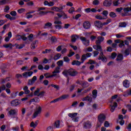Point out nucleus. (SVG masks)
Here are the masks:
<instances>
[{
  "label": "nucleus",
  "mask_w": 131,
  "mask_h": 131,
  "mask_svg": "<svg viewBox=\"0 0 131 131\" xmlns=\"http://www.w3.org/2000/svg\"><path fill=\"white\" fill-rule=\"evenodd\" d=\"M106 120V116L104 115V114H100L98 116V122H97V127H101L102 126V124L104 123V121Z\"/></svg>",
  "instance_id": "f257e3e1"
},
{
  "label": "nucleus",
  "mask_w": 131,
  "mask_h": 131,
  "mask_svg": "<svg viewBox=\"0 0 131 131\" xmlns=\"http://www.w3.org/2000/svg\"><path fill=\"white\" fill-rule=\"evenodd\" d=\"M124 13H122V17H125L126 16H130L129 12H131V5L130 7H126L123 8Z\"/></svg>",
  "instance_id": "f03ea898"
},
{
  "label": "nucleus",
  "mask_w": 131,
  "mask_h": 131,
  "mask_svg": "<svg viewBox=\"0 0 131 131\" xmlns=\"http://www.w3.org/2000/svg\"><path fill=\"white\" fill-rule=\"evenodd\" d=\"M21 104V101L18 99H14L11 102V105L12 107H17Z\"/></svg>",
  "instance_id": "7ed1b4c3"
},
{
  "label": "nucleus",
  "mask_w": 131,
  "mask_h": 131,
  "mask_svg": "<svg viewBox=\"0 0 131 131\" xmlns=\"http://www.w3.org/2000/svg\"><path fill=\"white\" fill-rule=\"evenodd\" d=\"M80 39L81 40L84 46H86V47L90 46V40L86 39V38L84 37H80Z\"/></svg>",
  "instance_id": "20e7f679"
},
{
  "label": "nucleus",
  "mask_w": 131,
  "mask_h": 131,
  "mask_svg": "<svg viewBox=\"0 0 131 131\" xmlns=\"http://www.w3.org/2000/svg\"><path fill=\"white\" fill-rule=\"evenodd\" d=\"M18 115V110L11 109L8 112L9 116H15Z\"/></svg>",
  "instance_id": "39448f33"
},
{
  "label": "nucleus",
  "mask_w": 131,
  "mask_h": 131,
  "mask_svg": "<svg viewBox=\"0 0 131 131\" xmlns=\"http://www.w3.org/2000/svg\"><path fill=\"white\" fill-rule=\"evenodd\" d=\"M92 127V123L90 121L84 122L83 123V128L84 129H89Z\"/></svg>",
  "instance_id": "423d86ee"
},
{
  "label": "nucleus",
  "mask_w": 131,
  "mask_h": 131,
  "mask_svg": "<svg viewBox=\"0 0 131 131\" xmlns=\"http://www.w3.org/2000/svg\"><path fill=\"white\" fill-rule=\"evenodd\" d=\"M94 25L96 26V27H97V28L100 29L103 27L104 23H102V22H101L100 20H96L94 22Z\"/></svg>",
  "instance_id": "0eeeda50"
},
{
  "label": "nucleus",
  "mask_w": 131,
  "mask_h": 131,
  "mask_svg": "<svg viewBox=\"0 0 131 131\" xmlns=\"http://www.w3.org/2000/svg\"><path fill=\"white\" fill-rule=\"evenodd\" d=\"M41 110H42L41 107L39 106L38 109L37 110V111L35 112V113H34L33 118H36V117L38 116V114H40V113H41Z\"/></svg>",
  "instance_id": "6e6552de"
},
{
  "label": "nucleus",
  "mask_w": 131,
  "mask_h": 131,
  "mask_svg": "<svg viewBox=\"0 0 131 131\" xmlns=\"http://www.w3.org/2000/svg\"><path fill=\"white\" fill-rule=\"evenodd\" d=\"M83 27L84 29H90L91 28V23L89 21H86L83 24Z\"/></svg>",
  "instance_id": "1a4fd4ad"
},
{
  "label": "nucleus",
  "mask_w": 131,
  "mask_h": 131,
  "mask_svg": "<svg viewBox=\"0 0 131 131\" xmlns=\"http://www.w3.org/2000/svg\"><path fill=\"white\" fill-rule=\"evenodd\" d=\"M123 85L124 87H125L126 89H128L130 85V82H129V81L128 80H125L123 82Z\"/></svg>",
  "instance_id": "9d476101"
},
{
  "label": "nucleus",
  "mask_w": 131,
  "mask_h": 131,
  "mask_svg": "<svg viewBox=\"0 0 131 131\" xmlns=\"http://www.w3.org/2000/svg\"><path fill=\"white\" fill-rule=\"evenodd\" d=\"M123 59H124V57H123V55L119 53L117 55L116 61H117V62H120L121 61H122Z\"/></svg>",
  "instance_id": "9b49d317"
},
{
  "label": "nucleus",
  "mask_w": 131,
  "mask_h": 131,
  "mask_svg": "<svg viewBox=\"0 0 131 131\" xmlns=\"http://www.w3.org/2000/svg\"><path fill=\"white\" fill-rule=\"evenodd\" d=\"M129 54H130V48H127L125 50L124 52H123V55L124 57H127V56H129Z\"/></svg>",
  "instance_id": "f8f14e48"
},
{
  "label": "nucleus",
  "mask_w": 131,
  "mask_h": 131,
  "mask_svg": "<svg viewBox=\"0 0 131 131\" xmlns=\"http://www.w3.org/2000/svg\"><path fill=\"white\" fill-rule=\"evenodd\" d=\"M112 5V1L105 0L103 2V6L104 7H110Z\"/></svg>",
  "instance_id": "ddd939ff"
},
{
  "label": "nucleus",
  "mask_w": 131,
  "mask_h": 131,
  "mask_svg": "<svg viewBox=\"0 0 131 131\" xmlns=\"http://www.w3.org/2000/svg\"><path fill=\"white\" fill-rule=\"evenodd\" d=\"M78 74L77 71H73V69L69 70V75L70 76H76Z\"/></svg>",
  "instance_id": "4468645a"
},
{
  "label": "nucleus",
  "mask_w": 131,
  "mask_h": 131,
  "mask_svg": "<svg viewBox=\"0 0 131 131\" xmlns=\"http://www.w3.org/2000/svg\"><path fill=\"white\" fill-rule=\"evenodd\" d=\"M71 38L72 42H76V40H77V39L79 38V36H78V35H72L71 36Z\"/></svg>",
  "instance_id": "2eb2a0df"
},
{
  "label": "nucleus",
  "mask_w": 131,
  "mask_h": 131,
  "mask_svg": "<svg viewBox=\"0 0 131 131\" xmlns=\"http://www.w3.org/2000/svg\"><path fill=\"white\" fill-rule=\"evenodd\" d=\"M81 64H82V62H81V61L75 60H73L72 62V65H73V66H74L75 65H76V66H80Z\"/></svg>",
  "instance_id": "dca6fc26"
},
{
  "label": "nucleus",
  "mask_w": 131,
  "mask_h": 131,
  "mask_svg": "<svg viewBox=\"0 0 131 131\" xmlns=\"http://www.w3.org/2000/svg\"><path fill=\"white\" fill-rule=\"evenodd\" d=\"M69 98V95L64 94L59 97V101H63V100H66Z\"/></svg>",
  "instance_id": "f3484780"
},
{
  "label": "nucleus",
  "mask_w": 131,
  "mask_h": 131,
  "mask_svg": "<svg viewBox=\"0 0 131 131\" xmlns=\"http://www.w3.org/2000/svg\"><path fill=\"white\" fill-rule=\"evenodd\" d=\"M55 5V3L53 2H49L48 1H45L44 2V5L45 6H48V7H53Z\"/></svg>",
  "instance_id": "a211bd4d"
},
{
  "label": "nucleus",
  "mask_w": 131,
  "mask_h": 131,
  "mask_svg": "<svg viewBox=\"0 0 131 131\" xmlns=\"http://www.w3.org/2000/svg\"><path fill=\"white\" fill-rule=\"evenodd\" d=\"M82 101H88V102H90L91 103L92 101H93V99L90 97L89 96H87L85 97H84L82 99Z\"/></svg>",
  "instance_id": "6ab92c4d"
},
{
  "label": "nucleus",
  "mask_w": 131,
  "mask_h": 131,
  "mask_svg": "<svg viewBox=\"0 0 131 131\" xmlns=\"http://www.w3.org/2000/svg\"><path fill=\"white\" fill-rule=\"evenodd\" d=\"M118 105H117V103L116 102H114V105H111V112H114V110H115V108H116L117 107Z\"/></svg>",
  "instance_id": "aec40b11"
},
{
  "label": "nucleus",
  "mask_w": 131,
  "mask_h": 131,
  "mask_svg": "<svg viewBox=\"0 0 131 131\" xmlns=\"http://www.w3.org/2000/svg\"><path fill=\"white\" fill-rule=\"evenodd\" d=\"M127 25V24L125 22H121L119 23V27H121V28H125Z\"/></svg>",
  "instance_id": "412c9836"
},
{
  "label": "nucleus",
  "mask_w": 131,
  "mask_h": 131,
  "mask_svg": "<svg viewBox=\"0 0 131 131\" xmlns=\"http://www.w3.org/2000/svg\"><path fill=\"white\" fill-rule=\"evenodd\" d=\"M5 17L7 18V19H9V20H10V21H13L14 20H16V17H12L11 16V15L9 14H7L5 15Z\"/></svg>",
  "instance_id": "4be33fe9"
},
{
  "label": "nucleus",
  "mask_w": 131,
  "mask_h": 131,
  "mask_svg": "<svg viewBox=\"0 0 131 131\" xmlns=\"http://www.w3.org/2000/svg\"><path fill=\"white\" fill-rule=\"evenodd\" d=\"M98 60H101L103 63H106L107 62V57H106V56H103L102 57L99 56Z\"/></svg>",
  "instance_id": "5701e85b"
},
{
  "label": "nucleus",
  "mask_w": 131,
  "mask_h": 131,
  "mask_svg": "<svg viewBox=\"0 0 131 131\" xmlns=\"http://www.w3.org/2000/svg\"><path fill=\"white\" fill-rule=\"evenodd\" d=\"M60 120L55 121L54 124V127H56V128H60Z\"/></svg>",
  "instance_id": "b1692460"
},
{
  "label": "nucleus",
  "mask_w": 131,
  "mask_h": 131,
  "mask_svg": "<svg viewBox=\"0 0 131 131\" xmlns=\"http://www.w3.org/2000/svg\"><path fill=\"white\" fill-rule=\"evenodd\" d=\"M98 95V90H94L92 92V97L94 99L97 98V95Z\"/></svg>",
  "instance_id": "393cba45"
},
{
  "label": "nucleus",
  "mask_w": 131,
  "mask_h": 131,
  "mask_svg": "<svg viewBox=\"0 0 131 131\" xmlns=\"http://www.w3.org/2000/svg\"><path fill=\"white\" fill-rule=\"evenodd\" d=\"M61 56H62V54L60 53H58L56 55H55L53 58V60L55 61H57V60H59L60 58H61Z\"/></svg>",
  "instance_id": "a878e982"
},
{
  "label": "nucleus",
  "mask_w": 131,
  "mask_h": 131,
  "mask_svg": "<svg viewBox=\"0 0 131 131\" xmlns=\"http://www.w3.org/2000/svg\"><path fill=\"white\" fill-rule=\"evenodd\" d=\"M109 16L111 17V18H113V19H114V18H116L117 17L116 13L114 12H111L109 14Z\"/></svg>",
  "instance_id": "bb28decb"
},
{
  "label": "nucleus",
  "mask_w": 131,
  "mask_h": 131,
  "mask_svg": "<svg viewBox=\"0 0 131 131\" xmlns=\"http://www.w3.org/2000/svg\"><path fill=\"white\" fill-rule=\"evenodd\" d=\"M62 74L64 75V76H65V77H68V75H69V70H64L62 72Z\"/></svg>",
  "instance_id": "cd10ccee"
},
{
  "label": "nucleus",
  "mask_w": 131,
  "mask_h": 131,
  "mask_svg": "<svg viewBox=\"0 0 131 131\" xmlns=\"http://www.w3.org/2000/svg\"><path fill=\"white\" fill-rule=\"evenodd\" d=\"M81 85V86H82V88H88V86H90V84L87 81H85V82H82V84Z\"/></svg>",
  "instance_id": "c85d7f7f"
},
{
  "label": "nucleus",
  "mask_w": 131,
  "mask_h": 131,
  "mask_svg": "<svg viewBox=\"0 0 131 131\" xmlns=\"http://www.w3.org/2000/svg\"><path fill=\"white\" fill-rule=\"evenodd\" d=\"M77 114H78L77 113H69L68 116H69V117H71V118H74V117L77 116Z\"/></svg>",
  "instance_id": "c756f323"
},
{
  "label": "nucleus",
  "mask_w": 131,
  "mask_h": 131,
  "mask_svg": "<svg viewBox=\"0 0 131 131\" xmlns=\"http://www.w3.org/2000/svg\"><path fill=\"white\" fill-rule=\"evenodd\" d=\"M40 99L38 97H35L31 100V102H34L35 103H39Z\"/></svg>",
  "instance_id": "7c9ffc66"
},
{
  "label": "nucleus",
  "mask_w": 131,
  "mask_h": 131,
  "mask_svg": "<svg viewBox=\"0 0 131 131\" xmlns=\"http://www.w3.org/2000/svg\"><path fill=\"white\" fill-rule=\"evenodd\" d=\"M116 57H117V53H116L115 52H113L111 54L110 58H111V59L114 60V59H115V58H116Z\"/></svg>",
  "instance_id": "2f4dec72"
},
{
  "label": "nucleus",
  "mask_w": 131,
  "mask_h": 131,
  "mask_svg": "<svg viewBox=\"0 0 131 131\" xmlns=\"http://www.w3.org/2000/svg\"><path fill=\"white\" fill-rule=\"evenodd\" d=\"M86 59H87L86 55H85V54H83L81 58V62L82 64L84 62L85 60H86Z\"/></svg>",
  "instance_id": "473e14b6"
},
{
  "label": "nucleus",
  "mask_w": 131,
  "mask_h": 131,
  "mask_svg": "<svg viewBox=\"0 0 131 131\" xmlns=\"http://www.w3.org/2000/svg\"><path fill=\"white\" fill-rule=\"evenodd\" d=\"M95 18L98 19V20H105L107 19V18L103 17L102 15H96Z\"/></svg>",
  "instance_id": "72a5a7b5"
},
{
  "label": "nucleus",
  "mask_w": 131,
  "mask_h": 131,
  "mask_svg": "<svg viewBox=\"0 0 131 131\" xmlns=\"http://www.w3.org/2000/svg\"><path fill=\"white\" fill-rule=\"evenodd\" d=\"M52 11H55V12H59L60 13V9L58 7L54 6L51 9Z\"/></svg>",
  "instance_id": "f704fd0d"
},
{
  "label": "nucleus",
  "mask_w": 131,
  "mask_h": 131,
  "mask_svg": "<svg viewBox=\"0 0 131 131\" xmlns=\"http://www.w3.org/2000/svg\"><path fill=\"white\" fill-rule=\"evenodd\" d=\"M60 69V67H57L55 68V71L52 72L53 74H56V73H60V71H59Z\"/></svg>",
  "instance_id": "c9c22d12"
},
{
  "label": "nucleus",
  "mask_w": 131,
  "mask_h": 131,
  "mask_svg": "<svg viewBox=\"0 0 131 131\" xmlns=\"http://www.w3.org/2000/svg\"><path fill=\"white\" fill-rule=\"evenodd\" d=\"M12 46V43H10L9 45L5 44L3 45V47L4 48H5V49H9H9H12V46Z\"/></svg>",
  "instance_id": "e433bc0d"
},
{
  "label": "nucleus",
  "mask_w": 131,
  "mask_h": 131,
  "mask_svg": "<svg viewBox=\"0 0 131 131\" xmlns=\"http://www.w3.org/2000/svg\"><path fill=\"white\" fill-rule=\"evenodd\" d=\"M52 25H53V24H52L51 23L48 22L47 23L45 24L44 28H45V29H46V28H47V27H52Z\"/></svg>",
  "instance_id": "4c0bfd02"
},
{
  "label": "nucleus",
  "mask_w": 131,
  "mask_h": 131,
  "mask_svg": "<svg viewBox=\"0 0 131 131\" xmlns=\"http://www.w3.org/2000/svg\"><path fill=\"white\" fill-rule=\"evenodd\" d=\"M57 64L58 65V67L60 68L61 66H63V60H59L57 62Z\"/></svg>",
  "instance_id": "58836bf2"
},
{
  "label": "nucleus",
  "mask_w": 131,
  "mask_h": 131,
  "mask_svg": "<svg viewBox=\"0 0 131 131\" xmlns=\"http://www.w3.org/2000/svg\"><path fill=\"white\" fill-rule=\"evenodd\" d=\"M16 37H21V39H23V40H24V41L27 40V37L25 36H23L21 35H17Z\"/></svg>",
  "instance_id": "ea45409f"
},
{
  "label": "nucleus",
  "mask_w": 131,
  "mask_h": 131,
  "mask_svg": "<svg viewBox=\"0 0 131 131\" xmlns=\"http://www.w3.org/2000/svg\"><path fill=\"white\" fill-rule=\"evenodd\" d=\"M51 40L53 43H55V42H57V38L55 36H52L51 38Z\"/></svg>",
  "instance_id": "a19ab883"
},
{
  "label": "nucleus",
  "mask_w": 131,
  "mask_h": 131,
  "mask_svg": "<svg viewBox=\"0 0 131 131\" xmlns=\"http://www.w3.org/2000/svg\"><path fill=\"white\" fill-rule=\"evenodd\" d=\"M124 42V44L127 47V48H130V45H129V42L127 40H125L123 41Z\"/></svg>",
  "instance_id": "79ce46f5"
},
{
  "label": "nucleus",
  "mask_w": 131,
  "mask_h": 131,
  "mask_svg": "<svg viewBox=\"0 0 131 131\" xmlns=\"http://www.w3.org/2000/svg\"><path fill=\"white\" fill-rule=\"evenodd\" d=\"M51 86H52V88H54V89H56V90H60V87L59 86V85H58L57 84H52L51 85Z\"/></svg>",
  "instance_id": "37998d69"
},
{
  "label": "nucleus",
  "mask_w": 131,
  "mask_h": 131,
  "mask_svg": "<svg viewBox=\"0 0 131 131\" xmlns=\"http://www.w3.org/2000/svg\"><path fill=\"white\" fill-rule=\"evenodd\" d=\"M99 4H100L99 0H94L93 2V5H94V6H98Z\"/></svg>",
  "instance_id": "c03bdc74"
},
{
  "label": "nucleus",
  "mask_w": 131,
  "mask_h": 131,
  "mask_svg": "<svg viewBox=\"0 0 131 131\" xmlns=\"http://www.w3.org/2000/svg\"><path fill=\"white\" fill-rule=\"evenodd\" d=\"M75 54V53L74 52H72V50H70L69 54L68 56V57H69L70 58V57H72V56H73Z\"/></svg>",
  "instance_id": "a18cd8bd"
},
{
  "label": "nucleus",
  "mask_w": 131,
  "mask_h": 131,
  "mask_svg": "<svg viewBox=\"0 0 131 131\" xmlns=\"http://www.w3.org/2000/svg\"><path fill=\"white\" fill-rule=\"evenodd\" d=\"M96 51L98 52H102V51H103V49H102V47L100 46V45H97Z\"/></svg>",
  "instance_id": "49530a36"
},
{
  "label": "nucleus",
  "mask_w": 131,
  "mask_h": 131,
  "mask_svg": "<svg viewBox=\"0 0 131 131\" xmlns=\"http://www.w3.org/2000/svg\"><path fill=\"white\" fill-rule=\"evenodd\" d=\"M63 60L64 62H66V63H69V62H70V59H69V57L67 56L64 57Z\"/></svg>",
  "instance_id": "de8ad7c7"
},
{
  "label": "nucleus",
  "mask_w": 131,
  "mask_h": 131,
  "mask_svg": "<svg viewBox=\"0 0 131 131\" xmlns=\"http://www.w3.org/2000/svg\"><path fill=\"white\" fill-rule=\"evenodd\" d=\"M39 92H40V89L37 88V90L35 91L34 92V96H38V94H39Z\"/></svg>",
  "instance_id": "09e8293b"
},
{
  "label": "nucleus",
  "mask_w": 131,
  "mask_h": 131,
  "mask_svg": "<svg viewBox=\"0 0 131 131\" xmlns=\"http://www.w3.org/2000/svg\"><path fill=\"white\" fill-rule=\"evenodd\" d=\"M119 48H122L123 47H125V45H124V42L123 41H121L120 43L119 44Z\"/></svg>",
  "instance_id": "8fccbe9b"
},
{
  "label": "nucleus",
  "mask_w": 131,
  "mask_h": 131,
  "mask_svg": "<svg viewBox=\"0 0 131 131\" xmlns=\"http://www.w3.org/2000/svg\"><path fill=\"white\" fill-rule=\"evenodd\" d=\"M102 15L104 16V17H106L108 16V11L107 10H104L102 13Z\"/></svg>",
  "instance_id": "3c124183"
},
{
  "label": "nucleus",
  "mask_w": 131,
  "mask_h": 131,
  "mask_svg": "<svg viewBox=\"0 0 131 131\" xmlns=\"http://www.w3.org/2000/svg\"><path fill=\"white\" fill-rule=\"evenodd\" d=\"M31 127H34L35 128L36 126H37V123H35L34 122H32L30 124Z\"/></svg>",
  "instance_id": "603ef678"
},
{
  "label": "nucleus",
  "mask_w": 131,
  "mask_h": 131,
  "mask_svg": "<svg viewBox=\"0 0 131 131\" xmlns=\"http://www.w3.org/2000/svg\"><path fill=\"white\" fill-rule=\"evenodd\" d=\"M80 17H81V14H78L76 15L75 17L74 16V17H73V19H75V20H78V19H79V18H80Z\"/></svg>",
  "instance_id": "864d4df0"
},
{
  "label": "nucleus",
  "mask_w": 131,
  "mask_h": 131,
  "mask_svg": "<svg viewBox=\"0 0 131 131\" xmlns=\"http://www.w3.org/2000/svg\"><path fill=\"white\" fill-rule=\"evenodd\" d=\"M52 49H45V51L42 52V54H48V53H50Z\"/></svg>",
  "instance_id": "5fc2aeb1"
},
{
  "label": "nucleus",
  "mask_w": 131,
  "mask_h": 131,
  "mask_svg": "<svg viewBox=\"0 0 131 131\" xmlns=\"http://www.w3.org/2000/svg\"><path fill=\"white\" fill-rule=\"evenodd\" d=\"M9 11H10V7L7 6L5 7V8L4 9V12L5 13H9Z\"/></svg>",
  "instance_id": "6e6d98bb"
},
{
  "label": "nucleus",
  "mask_w": 131,
  "mask_h": 131,
  "mask_svg": "<svg viewBox=\"0 0 131 131\" xmlns=\"http://www.w3.org/2000/svg\"><path fill=\"white\" fill-rule=\"evenodd\" d=\"M46 131H54V128L52 126L47 127Z\"/></svg>",
  "instance_id": "4d7b16f0"
},
{
  "label": "nucleus",
  "mask_w": 131,
  "mask_h": 131,
  "mask_svg": "<svg viewBox=\"0 0 131 131\" xmlns=\"http://www.w3.org/2000/svg\"><path fill=\"white\" fill-rule=\"evenodd\" d=\"M11 16H13L14 17L17 16V12L15 11H12L10 13Z\"/></svg>",
  "instance_id": "13d9d810"
},
{
  "label": "nucleus",
  "mask_w": 131,
  "mask_h": 131,
  "mask_svg": "<svg viewBox=\"0 0 131 131\" xmlns=\"http://www.w3.org/2000/svg\"><path fill=\"white\" fill-rule=\"evenodd\" d=\"M104 125L105 127H109L110 126V123L107 121H106L104 123Z\"/></svg>",
  "instance_id": "bf43d9fd"
},
{
  "label": "nucleus",
  "mask_w": 131,
  "mask_h": 131,
  "mask_svg": "<svg viewBox=\"0 0 131 131\" xmlns=\"http://www.w3.org/2000/svg\"><path fill=\"white\" fill-rule=\"evenodd\" d=\"M119 4H120V3H119V1H118V0H115L113 2V5L115 7L117 6Z\"/></svg>",
  "instance_id": "052dcab7"
},
{
  "label": "nucleus",
  "mask_w": 131,
  "mask_h": 131,
  "mask_svg": "<svg viewBox=\"0 0 131 131\" xmlns=\"http://www.w3.org/2000/svg\"><path fill=\"white\" fill-rule=\"evenodd\" d=\"M74 7H71L68 11V12L70 14H73V12H74Z\"/></svg>",
  "instance_id": "680f3d73"
},
{
  "label": "nucleus",
  "mask_w": 131,
  "mask_h": 131,
  "mask_svg": "<svg viewBox=\"0 0 131 131\" xmlns=\"http://www.w3.org/2000/svg\"><path fill=\"white\" fill-rule=\"evenodd\" d=\"M109 23H111V19L109 18L106 20V22L103 23V25H108Z\"/></svg>",
  "instance_id": "e2e57ef3"
},
{
  "label": "nucleus",
  "mask_w": 131,
  "mask_h": 131,
  "mask_svg": "<svg viewBox=\"0 0 131 131\" xmlns=\"http://www.w3.org/2000/svg\"><path fill=\"white\" fill-rule=\"evenodd\" d=\"M28 38L30 41H31V40H32V38H33V34H30V35L28 36Z\"/></svg>",
  "instance_id": "0e129e2a"
},
{
  "label": "nucleus",
  "mask_w": 131,
  "mask_h": 131,
  "mask_svg": "<svg viewBox=\"0 0 131 131\" xmlns=\"http://www.w3.org/2000/svg\"><path fill=\"white\" fill-rule=\"evenodd\" d=\"M20 129V127L18 126L15 127H12V130L13 131H19Z\"/></svg>",
  "instance_id": "69168bd1"
},
{
  "label": "nucleus",
  "mask_w": 131,
  "mask_h": 131,
  "mask_svg": "<svg viewBox=\"0 0 131 131\" xmlns=\"http://www.w3.org/2000/svg\"><path fill=\"white\" fill-rule=\"evenodd\" d=\"M85 52H93V48L90 47L85 50Z\"/></svg>",
  "instance_id": "338daca9"
},
{
  "label": "nucleus",
  "mask_w": 131,
  "mask_h": 131,
  "mask_svg": "<svg viewBox=\"0 0 131 131\" xmlns=\"http://www.w3.org/2000/svg\"><path fill=\"white\" fill-rule=\"evenodd\" d=\"M62 19H68V16L65 14L64 12H62Z\"/></svg>",
  "instance_id": "774afa93"
}]
</instances>
